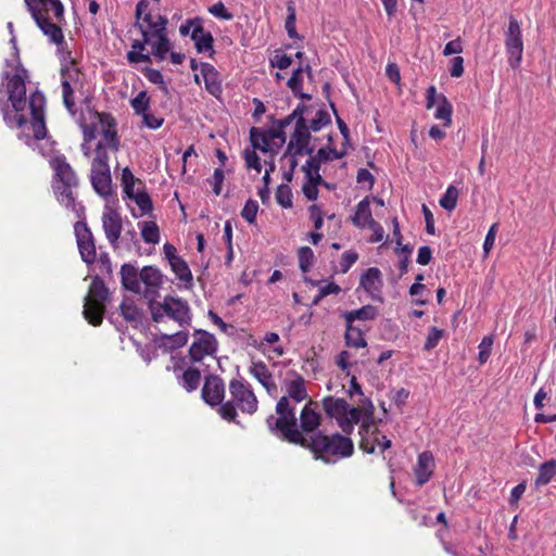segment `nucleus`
Returning a JSON list of instances; mask_svg holds the SVG:
<instances>
[{
    "label": "nucleus",
    "instance_id": "f257e3e1",
    "mask_svg": "<svg viewBox=\"0 0 556 556\" xmlns=\"http://www.w3.org/2000/svg\"><path fill=\"white\" fill-rule=\"evenodd\" d=\"M15 73L10 75L9 72L3 73V78L8 80L7 92L8 101H0V111L4 123L11 128H23L27 126V111L30 113L29 127L33 131V138L41 140L47 135L45 123V105L46 98L42 92L34 91L28 100L26 99V79L27 71L17 64L14 67Z\"/></svg>",
    "mask_w": 556,
    "mask_h": 556
},
{
    "label": "nucleus",
    "instance_id": "f03ea898",
    "mask_svg": "<svg viewBox=\"0 0 556 556\" xmlns=\"http://www.w3.org/2000/svg\"><path fill=\"white\" fill-rule=\"evenodd\" d=\"M349 435L338 432L328 435L323 431H317L312 438L305 437L301 446L309 450L315 459H320L326 464H334L353 455L354 443Z\"/></svg>",
    "mask_w": 556,
    "mask_h": 556
},
{
    "label": "nucleus",
    "instance_id": "7ed1b4c3",
    "mask_svg": "<svg viewBox=\"0 0 556 556\" xmlns=\"http://www.w3.org/2000/svg\"><path fill=\"white\" fill-rule=\"evenodd\" d=\"M275 412L276 416L270 415L266 419L270 433L283 441L301 446L305 437L298 427L295 405L288 403L287 399H279Z\"/></svg>",
    "mask_w": 556,
    "mask_h": 556
},
{
    "label": "nucleus",
    "instance_id": "20e7f679",
    "mask_svg": "<svg viewBox=\"0 0 556 556\" xmlns=\"http://www.w3.org/2000/svg\"><path fill=\"white\" fill-rule=\"evenodd\" d=\"M51 166L54 169V184L53 190L58 198V201L66 208H71L79 216L84 210L83 205L76 203L73 189L78 187V178L66 162L64 156H56L51 160Z\"/></svg>",
    "mask_w": 556,
    "mask_h": 556
},
{
    "label": "nucleus",
    "instance_id": "39448f33",
    "mask_svg": "<svg viewBox=\"0 0 556 556\" xmlns=\"http://www.w3.org/2000/svg\"><path fill=\"white\" fill-rule=\"evenodd\" d=\"M229 391L232 400L220 405L219 414L228 421H236L237 412L235 404L241 412L254 414L257 410V400L249 384L242 380L232 379L229 383Z\"/></svg>",
    "mask_w": 556,
    "mask_h": 556
},
{
    "label": "nucleus",
    "instance_id": "423d86ee",
    "mask_svg": "<svg viewBox=\"0 0 556 556\" xmlns=\"http://www.w3.org/2000/svg\"><path fill=\"white\" fill-rule=\"evenodd\" d=\"M153 321L164 323L166 319L176 321L180 327L191 324L192 314L187 301L167 295L162 302L151 301L149 304Z\"/></svg>",
    "mask_w": 556,
    "mask_h": 556
},
{
    "label": "nucleus",
    "instance_id": "0eeeda50",
    "mask_svg": "<svg viewBox=\"0 0 556 556\" xmlns=\"http://www.w3.org/2000/svg\"><path fill=\"white\" fill-rule=\"evenodd\" d=\"M321 404L327 416L336 419L345 434H351L362 419L361 408L351 406L344 399L329 395L323 399Z\"/></svg>",
    "mask_w": 556,
    "mask_h": 556
},
{
    "label": "nucleus",
    "instance_id": "6e6552de",
    "mask_svg": "<svg viewBox=\"0 0 556 556\" xmlns=\"http://www.w3.org/2000/svg\"><path fill=\"white\" fill-rule=\"evenodd\" d=\"M109 289L104 281L96 276L89 288L88 294L85 296L84 302V317L93 326H99L102 323L105 312V302L109 300Z\"/></svg>",
    "mask_w": 556,
    "mask_h": 556
},
{
    "label": "nucleus",
    "instance_id": "1a4fd4ad",
    "mask_svg": "<svg viewBox=\"0 0 556 556\" xmlns=\"http://www.w3.org/2000/svg\"><path fill=\"white\" fill-rule=\"evenodd\" d=\"M311 138L312 137L305 127L304 119L302 116H300L296 123V127H294V131L291 135L290 141L282 156V159H289L290 176H293V173L298 166L296 157L313 153L314 149L313 147H309Z\"/></svg>",
    "mask_w": 556,
    "mask_h": 556
},
{
    "label": "nucleus",
    "instance_id": "9d476101",
    "mask_svg": "<svg viewBox=\"0 0 556 556\" xmlns=\"http://www.w3.org/2000/svg\"><path fill=\"white\" fill-rule=\"evenodd\" d=\"M136 25L139 27L146 42L152 43L154 36L165 31L167 18L162 15H152L149 12V2L140 0L136 5Z\"/></svg>",
    "mask_w": 556,
    "mask_h": 556
},
{
    "label": "nucleus",
    "instance_id": "9b49d317",
    "mask_svg": "<svg viewBox=\"0 0 556 556\" xmlns=\"http://www.w3.org/2000/svg\"><path fill=\"white\" fill-rule=\"evenodd\" d=\"M279 121L278 128L262 130L252 127L250 130V139L253 149L261 150L264 153L276 154L286 142L285 129Z\"/></svg>",
    "mask_w": 556,
    "mask_h": 556
},
{
    "label": "nucleus",
    "instance_id": "f8f14e48",
    "mask_svg": "<svg viewBox=\"0 0 556 556\" xmlns=\"http://www.w3.org/2000/svg\"><path fill=\"white\" fill-rule=\"evenodd\" d=\"M312 115L313 108L300 103L290 115L281 119V126L287 127L293 121L296 124L299 117L302 116L305 123V127L307 128L308 134L311 135V131H319L331 122L329 113L325 110H318L316 111L314 116Z\"/></svg>",
    "mask_w": 556,
    "mask_h": 556
},
{
    "label": "nucleus",
    "instance_id": "ddd939ff",
    "mask_svg": "<svg viewBox=\"0 0 556 556\" xmlns=\"http://www.w3.org/2000/svg\"><path fill=\"white\" fill-rule=\"evenodd\" d=\"M505 48L508 55V64L511 68H517L522 60L523 42L519 22L509 17L508 29L505 33Z\"/></svg>",
    "mask_w": 556,
    "mask_h": 556
},
{
    "label": "nucleus",
    "instance_id": "4468645a",
    "mask_svg": "<svg viewBox=\"0 0 556 556\" xmlns=\"http://www.w3.org/2000/svg\"><path fill=\"white\" fill-rule=\"evenodd\" d=\"M101 222L106 240L113 249H116L123 230V219L112 203H105Z\"/></svg>",
    "mask_w": 556,
    "mask_h": 556
},
{
    "label": "nucleus",
    "instance_id": "2eb2a0df",
    "mask_svg": "<svg viewBox=\"0 0 556 556\" xmlns=\"http://www.w3.org/2000/svg\"><path fill=\"white\" fill-rule=\"evenodd\" d=\"M76 241L81 260L90 265L97 258L94 238L85 222H77L74 226Z\"/></svg>",
    "mask_w": 556,
    "mask_h": 556
},
{
    "label": "nucleus",
    "instance_id": "dca6fc26",
    "mask_svg": "<svg viewBox=\"0 0 556 556\" xmlns=\"http://www.w3.org/2000/svg\"><path fill=\"white\" fill-rule=\"evenodd\" d=\"M62 97L66 110L72 114H76V104L74 101V91L81 84L78 80L79 71L72 63L70 66L62 68Z\"/></svg>",
    "mask_w": 556,
    "mask_h": 556
},
{
    "label": "nucleus",
    "instance_id": "f3484780",
    "mask_svg": "<svg viewBox=\"0 0 556 556\" xmlns=\"http://www.w3.org/2000/svg\"><path fill=\"white\" fill-rule=\"evenodd\" d=\"M217 351L215 337L205 330H195L194 341L189 348L191 362H201L205 356L213 355Z\"/></svg>",
    "mask_w": 556,
    "mask_h": 556
},
{
    "label": "nucleus",
    "instance_id": "a211bd4d",
    "mask_svg": "<svg viewBox=\"0 0 556 556\" xmlns=\"http://www.w3.org/2000/svg\"><path fill=\"white\" fill-rule=\"evenodd\" d=\"M34 21L48 20L52 13L58 21L64 18V7L60 0H25Z\"/></svg>",
    "mask_w": 556,
    "mask_h": 556
},
{
    "label": "nucleus",
    "instance_id": "6ab92c4d",
    "mask_svg": "<svg viewBox=\"0 0 556 556\" xmlns=\"http://www.w3.org/2000/svg\"><path fill=\"white\" fill-rule=\"evenodd\" d=\"M283 386L286 395L280 399H287L288 403H292L296 406V404L308 397L305 380L295 371H290L288 374V378L285 380Z\"/></svg>",
    "mask_w": 556,
    "mask_h": 556
},
{
    "label": "nucleus",
    "instance_id": "aec40b11",
    "mask_svg": "<svg viewBox=\"0 0 556 556\" xmlns=\"http://www.w3.org/2000/svg\"><path fill=\"white\" fill-rule=\"evenodd\" d=\"M313 401H309L300 413V425L298 427L306 438H312L317 431H320L321 416L313 408Z\"/></svg>",
    "mask_w": 556,
    "mask_h": 556
},
{
    "label": "nucleus",
    "instance_id": "412c9836",
    "mask_svg": "<svg viewBox=\"0 0 556 556\" xmlns=\"http://www.w3.org/2000/svg\"><path fill=\"white\" fill-rule=\"evenodd\" d=\"M225 394V384L222 378L211 375L206 377L202 388V399L211 406L222 404Z\"/></svg>",
    "mask_w": 556,
    "mask_h": 556
},
{
    "label": "nucleus",
    "instance_id": "4be33fe9",
    "mask_svg": "<svg viewBox=\"0 0 556 556\" xmlns=\"http://www.w3.org/2000/svg\"><path fill=\"white\" fill-rule=\"evenodd\" d=\"M90 180L93 190L106 199L112 194V176L110 167H91Z\"/></svg>",
    "mask_w": 556,
    "mask_h": 556
},
{
    "label": "nucleus",
    "instance_id": "5701e85b",
    "mask_svg": "<svg viewBox=\"0 0 556 556\" xmlns=\"http://www.w3.org/2000/svg\"><path fill=\"white\" fill-rule=\"evenodd\" d=\"M361 287L375 300L381 301L382 277L377 267L368 268L361 277Z\"/></svg>",
    "mask_w": 556,
    "mask_h": 556
},
{
    "label": "nucleus",
    "instance_id": "b1692460",
    "mask_svg": "<svg viewBox=\"0 0 556 556\" xmlns=\"http://www.w3.org/2000/svg\"><path fill=\"white\" fill-rule=\"evenodd\" d=\"M434 468L433 455L426 451L419 454L416 466L414 467V473L416 477V484L421 486L427 483L432 477Z\"/></svg>",
    "mask_w": 556,
    "mask_h": 556
},
{
    "label": "nucleus",
    "instance_id": "393cba45",
    "mask_svg": "<svg viewBox=\"0 0 556 556\" xmlns=\"http://www.w3.org/2000/svg\"><path fill=\"white\" fill-rule=\"evenodd\" d=\"M191 40L194 42L195 49L199 53H214L213 36L210 31H205L202 22H197L195 28L191 31Z\"/></svg>",
    "mask_w": 556,
    "mask_h": 556
},
{
    "label": "nucleus",
    "instance_id": "a878e982",
    "mask_svg": "<svg viewBox=\"0 0 556 556\" xmlns=\"http://www.w3.org/2000/svg\"><path fill=\"white\" fill-rule=\"evenodd\" d=\"M250 374L267 390L269 394L277 391L273 375L263 362H253Z\"/></svg>",
    "mask_w": 556,
    "mask_h": 556
},
{
    "label": "nucleus",
    "instance_id": "bb28decb",
    "mask_svg": "<svg viewBox=\"0 0 556 556\" xmlns=\"http://www.w3.org/2000/svg\"><path fill=\"white\" fill-rule=\"evenodd\" d=\"M201 75L203 76L205 89L214 97H218L222 93V85L219 80V74L216 68L208 64H201Z\"/></svg>",
    "mask_w": 556,
    "mask_h": 556
},
{
    "label": "nucleus",
    "instance_id": "cd10ccee",
    "mask_svg": "<svg viewBox=\"0 0 556 556\" xmlns=\"http://www.w3.org/2000/svg\"><path fill=\"white\" fill-rule=\"evenodd\" d=\"M121 280L126 290L139 293L141 289L140 277L137 268L131 264H124L121 267Z\"/></svg>",
    "mask_w": 556,
    "mask_h": 556
},
{
    "label": "nucleus",
    "instance_id": "c85d7f7f",
    "mask_svg": "<svg viewBox=\"0 0 556 556\" xmlns=\"http://www.w3.org/2000/svg\"><path fill=\"white\" fill-rule=\"evenodd\" d=\"M139 277L140 282H143L153 293H155L163 283V276L160 269L154 266H144L139 273Z\"/></svg>",
    "mask_w": 556,
    "mask_h": 556
},
{
    "label": "nucleus",
    "instance_id": "c756f323",
    "mask_svg": "<svg viewBox=\"0 0 556 556\" xmlns=\"http://www.w3.org/2000/svg\"><path fill=\"white\" fill-rule=\"evenodd\" d=\"M40 30L47 36L50 42L60 46L64 42V35L59 25L52 23L50 18L35 21Z\"/></svg>",
    "mask_w": 556,
    "mask_h": 556
},
{
    "label": "nucleus",
    "instance_id": "7c9ffc66",
    "mask_svg": "<svg viewBox=\"0 0 556 556\" xmlns=\"http://www.w3.org/2000/svg\"><path fill=\"white\" fill-rule=\"evenodd\" d=\"M353 224L357 227L364 228L369 226L375 219L371 215L370 204L367 198L363 199L357 205L355 215L353 217Z\"/></svg>",
    "mask_w": 556,
    "mask_h": 556
},
{
    "label": "nucleus",
    "instance_id": "2f4dec72",
    "mask_svg": "<svg viewBox=\"0 0 556 556\" xmlns=\"http://www.w3.org/2000/svg\"><path fill=\"white\" fill-rule=\"evenodd\" d=\"M378 311L372 305H365L358 309L346 312L344 318L346 324H353L355 320H372L377 317Z\"/></svg>",
    "mask_w": 556,
    "mask_h": 556
},
{
    "label": "nucleus",
    "instance_id": "473e14b6",
    "mask_svg": "<svg viewBox=\"0 0 556 556\" xmlns=\"http://www.w3.org/2000/svg\"><path fill=\"white\" fill-rule=\"evenodd\" d=\"M201 381V372L197 368H188L179 377V384L187 391L192 392L198 389Z\"/></svg>",
    "mask_w": 556,
    "mask_h": 556
},
{
    "label": "nucleus",
    "instance_id": "72a5a7b5",
    "mask_svg": "<svg viewBox=\"0 0 556 556\" xmlns=\"http://www.w3.org/2000/svg\"><path fill=\"white\" fill-rule=\"evenodd\" d=\"M374 428V422H369L368 420H363L359 427V435L361 442L359 447L368 454H372L375 452L376 442L375 437L372 439L369 438L370 430Z\"/></svg>",
    "mask_w": 556,
    "mask_h": 556
},
{
    "label": "nucleus",
    "instance_id": "f704fd0d",
    "mask_svg": "<svg viewBox=\"0 0 556 556\" xmlns=\"http://www.w3.org/2000/svg\"><path fill=\"white\" fill-rule=\"evenodd\" d=\"M555 476H556V459H551V460L544 462L539 466V473L535 479V484L538 486L546 485L552 481V479Z\"/></svg>",
    "mask_w": 556,
    "mask_h": 556
},
{
    "label": "nucleus",
    "instance_id": "c9c22d12",
    "mask_svg": "<svg viewBox=\"0 0 556 556\" xmlns=\"http://www.w3.org/2000/svg\"><path fill=\"white\" fill-rule=\"evenodd\" d=\"M304 72L309 78L312 77V67L306 65L305 67L299 66L298 68L293 70L291 77L288 79L287 86L293 93H299L302 90Z\"/></svg>",
    "mask_w": 556,
    "mask_h": 556
},
{
    "label": "nucleus",
    "instance_id": "e433bc0d",
    "mask_svg": "<svg viewBox=\"0 0 556 556\" xmlns=\"http://www.w3.org/2000/svg\"><path fill=\"white\" fill-rule=\"evenodd\" d=\"M150 45L152 46L154 56L161 61L166 58L172 47L169 39L165 35V31L154 36L152 43Z\"/></svg>",
    "mask_w": 556,
    "mask_h": 556
},
{
    "label": "nucleus",
    "instance_id": "4c0bfd02",
    "mask_svg": "<svg viewBox=\"0 0 556 556\" xmlns=\"http://www.w3.org/2000/svg\"><path fill=\"white\" fill-rule=\"evenodd\" d=\"M188 342L187 331H177L173 334H163L161 337V344L169 350H175L184 346Z\"/></svg>",
    "mask_w": 556,
    "mask_h": 556
},
{
    "label": "nucleus",
    "instance_id": "58836bf2",
    "mask_svg": "<svg viewBox=\"0 0 556 556\" xmlns=\"http://www.w3.org/2000/svg\"><path fill=\"white\" fill-rule=\"evenodd\" d=\"M345 343L351 348H364L366 346V340L363 337L362 330L354 327L352 324H346L345 331Z\"/></svg>",
    "mask_w": 556,
    "mask_h": 556
},
{
    "label": "nucleus",
    "instance_id": "ea45409f",
    "mask_svg": "<svg viewBox=\"0 0 556 556\" xmlns=\"http://www.w3.org/2000/svg\"><path fill=\"white\" fill-rule=\"evenodd\" d=\"M141 226V237L146 243L156 244L160 241L159 227L154 222H143Z\"/></svg>",
    "mask_w": 556,
    "mask_h": 556
},
{
    "label": "nucleus",
    "instance_id": "a19ab883",
    "mask_svg": "<svg viewBox=\"0 0 556 556\" xmlns=\"http://www.w3.org/2000/svg\"><path fill=\"white\" fill-rule=\"evenodd\" d=\"M458 195V189L454 186H448L446 191L441 197L439 203L444 210L451 212L455 210L457 205Z\"/></svg>",
    "mask_w": 556,
    "mask_h": 556
},
{
    "label": "nucleus",
    "instance_id": "79ce46f5",
    "mask_svg": "<svg viewBox=\"0 0 556 556\" xmlns=\"http://www.w3.org/2000/svg\"><path fill=\"white\" fill-rule=\"evenodd\" d=\"M109 150L110 148H105L103 141H99L94 150V156L91 162V167H110Z\"/></svg>",
    "mask_w": 556,
    "mask_h": 556
},
{
    "label": "nucleus",
    "instance_id": "37998d69",
    "mask_svg": "<svg viewBox=\"0 0 556 556\" xmlns=\"http://www.w3.org/2000/svg\"><path fill=\"white\" fill-rule=\"evenodd\" d=\"M440 98L441 102L435 110L434 117L438 119H442L444 122V126H450L452 124V104L443 94Z\"/></svg>",
    "mask_w": 556,
    "mask_h": 556
},
{
    "label": "nucleus",
    "instance_id": "c03bdc74",
    "mask_svg": "<svg viewBox=\"0 0 556 556\" xmlns=\"http://www.w3.org/2000/svg\"><path fill=\"white\" fill-rule=\"evenodd\" d=\"M121 181H122L123 191L127 198L132 195L136 192L135 191L136 184L141 185V181L134 176V174L131 173L129 167H125L123 169Z\"/></svg>",
    "mask_w": 556,
    "mask_h": 556
},
{
    "label": "nucleus",
    "instance_id": "a18cd8bd",
    "mask_svg": "<svg viewBox=\"0 0 556 556\" xmlns=\"http://www.w3.org/2000/svg\"><path fill=\"white\" fill-rule=\"evenodd\" d=\"M170 264L173 271L177 275V277L185 282L191 283L192 275L187 265V263L180 258H174Z\"/></svg>",
    "mask_w": 556,
    "mask_h": 556
},
{
    "label": "nucleus",
    "instance_id": "49530a36",
    "mask_svg": "<svg viewBox=\"0 0 556 556\" xmlns=\"http://www.w3.org/2000/svg\"><path fill=\"white\" fill-rule=\"evenodd\" d=\"M105 148H110L111 151L116 152L119 148V140L117 132L114 129V124L109 123L108 127L102 130V140Z\"/></svg>",
    "mask_w": 556,
    "mask_h": 556
},
{
    "label": "nucleus",
    "instance_id": "de8ad7c7",
    "mask_svg": "<svg viewBox=\"0 0 556 556\" xmlns=\"http://www.w3.org/2000/svg\"><path fill=\"white\" fill-rule=\"evenodd\" d=\"M134 200L141 211V215H144L152 211V200L144 190H137L132 195L128 197Z\"/></svg>",
    "mask_w": 556,
    "mask_h": 556
},
{
    "label": "nucleus",
    "instance_id": "09e8293b",
    "mask_svg": "<svg viewBox=\"0 0 556 556\" xmlns=\"http://www.w3.org/2000/svg\"><path fill=\"white\" fill-rule=\"evenodd\" d=\"M130 105L137 115H141L150 109V97L147 91H140L130 100Z\"/></svg>",
    "mask_w": 556,
    "mask_h": 556
},
{
    "label": "nucleus",
    "instance_id": "8fccbe9b",
    "mask_svg": "<svg viewBox=\"0 0 556 556\" xmlns=\"http://www.w3.org/2000/svg\"><path fill=\"white\" fill-rule=\"evenodd\" d=\"M288 15L286 18L285 27L290 38H298V33L295 29V8L292 1H289L287 4Z\"/></svg>",
    "mask_w": 556,
    "mask_h": 556
},
{
    "label": "nucleus",
    "instance_id": "3c124183",
    "mask_svg": "<svg viewBox=\"0 0 556 556\" xmlns=\"http://www.w3.org/2000/svg\"><path fill=\"white\" fill-rule=\"evenodd\" d=\"M314 260L313 250L309 247H302L299 250V265L303 273L309 270Z\"/></svg>",
    "mask_w": 556,
    "mask_h": 556
},
{
    "label": "nucleus",
    "instance_id": "603ef678",
    "mask_svg": "<svg viewBox=\"0 0 556 556\" xmlns=\"http://www.w3.org/2000/svg\"><path fill=\"white\" fill-rule=\"evenodd\" d=\"M276 200L282 207L292 206V192L288 185H280L276 192Z\"/></svg>",
    "mask_w": 556,
    "mask_h": 556
},
{
    "label": "nucleus",
    "instance_id": "864d4df0",
    "mask_svg": "<svg viewBox=\"0 0 556 556\" xmlns=\"http://www.w3.org/2000/svg\"><path fill=\"white\" fill-rule=\"evenodd\" d=\"M121 313L126 320L137 321L140 319V311L134 303L123 302L119 306Z\"/></svg>",
    "mask_w": 556,
    "mask_h": 556
},
{
    "label": "nucleus",
    "instance_id": "5fc2aeb1",
    "mask_svg": "<svg viewBox=\"0 0 556 556\" xmlns=\"http://www.w3.org/2000/svg\"><path fill=\"white\" fill-rule=\"evenodd\" d=\"M257 211H258V204L256 201L250 199L245 202L242 211H241V216L249 223V224H253L256 219V215H257Z\"/></svg>",
    "mask_w": 556,
    "mask_h": 556
},
{
    "label": "nucleus",
    "instance_id": "6e6d98bb",
    "mask_svg": "<svg viewBox=\"0 0 556 556\" xmlns=\"http://www.w3.org/2000/svg\"><path fill=\"white\" fill-rule=\"evenodd\" d=\"M492 345H493V338L491 336H486L482 339V341L480 342L479 344V362L481 364H484L490 355H491V351H492Z\"/></svg>",
    "mask_w": 556,
    "mask_h": 556
},
{
    "label": "nucleus",
    "instance_id": "4d7b16f0",
    "mask_svg": "<svg viewBox=\"0 0 556 556\" xmlns=\"http://www.w3.org/2000/svg\"><path fill=\"white\" fill-rule=\"evenodd\" d=\"M144 76L150 83L159 85L164 92H167V86L164 83L163 75L160 71L154 68H146Z\"/></svg>",
    "mask_w": 556,
    "mask_h": 556
},
{
    "label": "nucleus",
    "instance_id": "13d9d810",
    "mask_svg": "<svg viewBox=\"0 0 556 556\" xmlns=\"http://www.w3.org/2000/svg\"><path fill=\"white\" fill-rule=\"evenodd\" d=\"M442 336V330L438 329L437 327H431L427 340L425 342L424 349L427 351L434 349L438 345L439 341L441 340Z\"/></svg>",
    "mask_w": 556,
    "mask_h": 556
},
{
    "label": "nucleus",
    "instance_id": "bf43d9fd",
    "mask_svg": "<svg viewBox=\"0 0 556 556\" xmlns=\"http://www.w3.org/2000/svg\"><path fill=\"white\" fill-rule=\"evenodd\" d=\"M357 258L358 254L356 252L345 251L340 260V271L343 274L348 273Z\"/></svg>",
    "mask_w": 556,
    "mask_h": 556
},
{
    "label": "nucleus",
    "instance_id": "052dcab7",
    "mask_svg": "<svg viewBox=\"0 0 556 556\" xmlns=\"http://www.w3.org/2000/svg\"><path fill=\"white\" fill-rule=\"evenodd\" d=\"M208 12L214 15L217 18L224 20V21H230L232 20L233 15L226 9L223 2H217L213 4Z\"/></svg>",
    "mask_w": 556,
    "mask_h": 556
},
{
    "label": "nucleus",
    "instance_id": "680f3d73",
    "mask_svg": "<svg viewBox=\"0 0 556 556\" xmlns=\"http://www.w3.org/2000/svg\"><path fill=\"white\" fill-rule=\"evenodd\" d=\"M256 149L245 150L244 151V160L248 168H254L257 173L262 170V164L258 155L255 152Z\"/></svg>",
    "mask_w": 556,
    "mask_h": 556
},
{
    "label": "nucleus",
    "instance_id": "e2e57ef3",
    "mask_svg": "<svg viewBox=\"0 0 556 556\" xmlns=\"http://www.w3.org/2000/svg\"><path fill=\"white\" fill-rule=\"evenodd\" d=\"M271 67H277L279 70H286L292 64L291 56L282 53H276L270 60H269Z\"/></svg>",
    "mask_w": 556,
    "mask_h": 556
},
{
    "label": "nucleus",
    "instance_id": "0e129e2a",
    "mask_svg": "<svg viewBox=\"0 0 556 556\" xmlns=\"http://www.w3.org/2000/svg\"><path fill=\"white\" fill-rule=\"evenodd\" d=\"M316 153H317V157L319 160H321L323 162L338 160V159L343 157V155H344L343 152H339L338 150L332 149V148H329V149L320 148Z\"/></svg>",
    "mask_w": 556,
    "mask_h": 556
},
{
    "label": "nucleus",
    "instance_id": "69168bd1",
    "mask_svg": "<svg viewBox=\"0 0 556 556\" xmlns=\"http://www.w3.org/2000/svg\"><path fill=\"white\" fill-rule=\"evenodd\" d=\"M224 170L222 168H216L214 170L213 177L208 180V182L213 186V192L218 195L222 192V185L224 182Z\"/></svg>",
    "mask_w": 556,
    "mask_h": 556
},
{
    "label": "nucleus",
    "instance_id": "338daca9",
    "mask_svg": "<svg viewBox=\"0 0 556 556\" xmlns=\"http://www.w3.org/2000/svg\"><path fill=\"white\" fill-rule=\"evenodd\" d=\"M142 116V123L144 126H147L148 128L150 129H157L162 126L164 119L161 118V117H157L151 113H149V111H147L146 113L141 114Z\"/></svg>",
    "mask_w": 556,
    "mask_h": 556
},
{
    "label": "nucleus",
    "instance_id": "774afa93",
    "mask_svg": "<svg viewBox=\"0 0 556 556\" xmlns=\"http://www.w3.org/2000/svg\"><path fill=\"white\" fill-rule=\"evenodd\" d=\"M496 232H497V224H493L490 227V229L485 236L484 243H483V251H484L485 255H488L490 253V251L492 250V248L494 245Z\"/></svg>",
    "mask_w": 556,
    "mask_h": 556
}]
</instances>
